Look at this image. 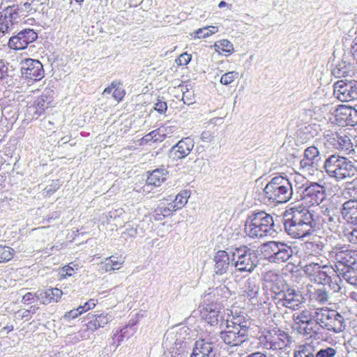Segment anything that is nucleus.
Masks as SVG:
<instances>
[{"label":"nucleus","mask_w":357,"mask_h":357,"mask_svg":"<svg viewBox=\"0 0 357 357\" xmlns=\"http://www.w3.org/2000/svg\"><path fill=\"white\" fill-rule=\"evenodd\" d=\"M282 222L285 232L293 238L308 237L319 229L314 214L307 208L300 205L287 210Z\"/></svg>","instance_id":"1"},{"label":"nucleus","mask_w":357,"mask_h":357,"mask_svg":"<svg viewBox=\"0 0 357 357\" xmlns=\"http://www.w3.org/2000/svg\"><path fill=\"white\" fill-rule=\"evenodd\" d=\"M251 324V319L246 314L232 312L226 321L225 328L219 333V337L229 347L239 346L247 340Z\"/></svg>","instance_id":"2"},{"label":"nucleus","mask_w":357,"mask_h":357,"mask_svg":"<svg viewBox=\"0 0 357 357\" xmlns=\"http://www.w3.org/2000/svg\"><path fill=\"white\" fill-rule=\"evenodd\" d=\"M303 178L301 175H279L271 179L263 189L262 198L268 204L287 202L293 195L292 179Z\"/></svg>","instance_id":"3"},{"label":"nucleus","mask_w":357,"mask_h":357,"mask_svg":"<svg viewBox=\"0 0 357 357\" xmlns=\"http://www.w3.org/2000/svg\"><path fill=\"white\" fill-rule=\"evenodd\" d=\"M273 216L264 211H253L245 222L244 231L251 238H261L277 233Z\"/></svg>","instance_id":"4"},{"label":"nucleus","mask_w":357,"mask_h":357,"mask_svg":"<svg viewBox=\"0 0 357 357\" xmlns=\"http://www.w3.org/2000/svg\"><path fill=\"white\" fill-rule=\"evenodd\" d=\"M259 347L272 351H283L289 348L293 340L289 333L279 328L271 326L261 328L257 336Z\"/></svg>","instance_id":"5"},{"label":"nucleus","mask_w":357,"mask_h":357,"mask_svg":"<svg viewBox=\"0 0 357 357\" xmlns=\"http://www.w3.org/2000/svg\"><path fill=\"white\" fill-rule=\"evenodd\" d=\"M324 168L327 175L337 182L357 175V166L354 162L338 154L329 155L324 161Z\"/></svg>","instance_id":"6"},{"label":"nucleus","mask_w":357,"mask_h":357,"mask_svg":"<svg viewBox=\"0 0 357 357\" xmlns=\"http://www.w3.org/2000/svg\"><path fill=\"white\" fill-rule=\"evenodd\" d=\"M303 271L314 282L323 286L328 285L334 292H338L340 290L338 276H336L335 268L333 266L312 262L306 264Z\"/></svg>","instance_id":"7"},{"label":"nucleus","mask_w":357,"mask_h":357,"mask_svg":"<svg viewBox=\"0 0 357 357\" xmlns=\"http://www.w3.org/2000/svg\"><path fill=\"white\" fill-rule=\"evenodd\" d=\"M328 257L334 263L336 275L357 264V250L349 245L337 244L328 252Z\"/></svg>","instance_id":"8"},{"label":"nucleus","mask_w":357,"mask_h":357,"mask_svg":"<svg viewBox=\"0 0 357 357\" xmlns=\"http://www.w3.org/2000/svg\"><path fill=\"white\" fill-rule=\"evenodd\" d=\"M316 321L319 327L334 333L343 331L345 321L343 316L335 310L327 307H317Z\"/></svg>","instance_id":"9"},{"label":"nucleus","mask_w":357,"mask_h":357,"mask_svg":"<svg viewBox=\"0 0 357 357\" xmlns=\"http://www.w3.org/2000/svg\"><path fill=\"white\" fill-rule=\"evenodd\" d=\"M231 262L237 271L250 273L257 266L259 259L255 250L241 245L233 249Z\"/></svg>","instance_id":"10"},{"label":"nucleus","mask_w":357,"mask_h":357,"mask_svg":"<svg viewBox=\"0 0 357 357\" xmlns=\"http://www.w3.org/2000/svg\"><path fill=\"white\" fill-rule=\"evenodd\" d=\"M264 259L270 263L281 264L287 261L293 256L291 246L280 241H268L260 246Z\"/></svg>","instance_id":"11"},{"label":"nucleus","mask_w":357,"mask_h":357,"mask_svg":"<svg viewBox=\"0 0 357 357\" xmlns=\"http://www.w3.org/2000/svg\"><path fill=\"white\" fill-rule=\"evenodd\" d=\"M55 92L51 87H47L42 94L36 97L27 107V116L31 119H38L53 105Z\"/></svg>","instance_id":"12"},{"label":"nucleus","mask_w":357,"mask_h":357,"mask_svg":"<svg viewBox=\"0 0 357 357\" xmlns=\"http://www.w3.org/2000/svg\"><path fill=\"white\" fill-rule=\"evenodd\" d=\"M284 289L276 296H273L275 304L293 310L299 309L305 301L303 294L288 285Z\"/></svg>","instance_id":"13"},{"label":"nucleus","mask_w":357,"mask_h":357,"mask_svg":"<svg viewBox=\"0 0 357 357\" xmlns=\"http://www.w3.org/2000/svg\"><path fill=\"white\" fill-rule=\"evenodd\" d=\"M219 345L218 337L209 333L196 341L190 357H215Z\"/></svg>","instance_id":"14"},{"label":"nucleus","mask_w":357,"mask_h":357,"mask_svg":"<svg viewBox=\"0 0 357 357\" xmlns=\"http://www.w3.org/2000/svg\"><path fill=\"white\" fill-rule=\"evenodd\" d=\"M301 197L305 204L311 206L319 205L326 199V188L318 183L312 182L309 184L303 185Z\"/></svg>","instance_id":"15"},{"label":"nucleus","mask_w":357,"mask_h":357,"mask_svg":"<svg viewBox=\"0 0 357 357\" xmlns=\"http://www.w3.org/2000/svg\"><path fill=\"white\" fill-rule=\"evenodd\" d=\"M333 95L341 102L357 100V80H339L333 84Z\"/></svg>","instance_id":"16"},{"label":"nucleus","mask_w":357,"mask_h":357,"mask_svg":"<svg viewBox=\"0 0 357 357\" xmlns=\"http://www.w3.org/2000/svg\"><path fill=\"white\" fill-rule=\"evenodd\" d=\"M20 71L22 77L28 81H40L45 76L43 66L36 59H26L22 61Z\"/></svg>","instance_id":"17"},{"label":"nucleus","mask_w":357,"mask_h":357,"mask_svg":"<svg viewBox=\"0 0 357 357\" xmlns=\"http://www.w3.org/2000/svg\"><path fill=\"white\" fill-rule=\"evenodd\" d=\"M324 144L328 149L349 151L352 143L349 136L342 132L327 130L324 133Z\"/></svg>","instance_id":"18"},{"label":"nucleus","mask_w":357,"mask_h":357,"mask_svg":"<svg viewBox=\"0 0 357 357\" xmlns=\"http://www.w3.org/2000/svg\"><path fill=\"white\" fill-rule=\"evenodd\" d=\"M321 155L316 146H309L304 151L303 158L300 161V169L309 174H313L318 170Z\"/></svg>","instance_id":"19"},{"label":"nucleus","mask_w":357,"mask_h":357,"mask_svg":"<svg viewBox=\"0 0 357 357\" xmlns=\"http://www.w3.org/2000/svg\"><path fill=\"white\" fill-rule=\"evenodd\" d=\"M264 288L276 296L287 285L283 277L275 271H268L263 274Z\"/></svg>","instance_id":"20"},{"label":"nucleus","mask_w":357,"mask_h":357,"mask_svg":"<svg viewBox=\"0 0 357 357\" xmlns=\"http://www.w3.org/2000/svg\"><path fill=\"white\" fill-rule=\"evenodd\" d=\"M334 119L339 126H354L357 123V110L352 107L340 105L335 110Z\"/></svg>","instance_id":"21"},{"label":"nucleus","mask_w":357,"mask_h":357,"mask_svg":"<svg viewBox=\"0 0 357 357\" xmlns=\"http://www.w3.org/2000/svg\"><path fill=\"white\" fill-rule=\"evenodd\" d=\"M37 38L38 34L33 29H25L9 39L8 46L13 50H24Z\"/></svg>","instance_id":"22"},{"label":"nucleus","mask_w":357,"mask_h":357,"mask_svg":"<svg viewBox=\"0 0 357 357\" xmlns=\"http://www.w3.org/2000/svg\"><path fill=\"white\" fill-rule=\"evenodd\" d=\"M203 308L201 310V315L208 324L211 326L217 325L220 317V312L222 305L220 302H207L202 301Z\"/></svg>","instance_id":"23"},{"label":"nucleus","mask_w":357,"mask_h":357,"mask_svg":"<svg viewBox=\"0 0 357 357\" xmlns=\"http://www.w3.org/2000/svg\"><path fill=\"white\" fill-rule=\"evenodd\" d=\"M194 146L195 142L192 138L189 137L183 138L172 147L169 155L174 160L183 159L190 154Z\"/></svg>","instance_id":"24"},{"label":"nucleus","mask_w":357,"mask_h":357,"mask_svg":"<svg viewBox=\"0 0 357 357\" xmlns=\"http://www.w3.org/2000/svg\"><path fill=\"white\" fill-rule=\"evenodd\" d=\"M16 7L7 6L0 12V33L9 32L15 24H17V15Z\"/></svg>","instance_id":"25"},{"label":"nucleus","mask_w":357,"mask_h":357,"mask_svg":"<svg viewBox=\"0 0 357 357\" xmlns=\"http://www.w3.org/2000/svg\"><path fill=\"white\" fill-rule=\"evenodd\" d=\"M326 245L325 239L321 236H317L310 241L304 242L302 244V248L305 255L317 257L323 255Z\"/></svg>","instance_id":"26"},{"label":"nucleus","mask_w":357,"mask_h":357,"mask_svg":"<svg viewBox=\"0 0 357 357\" xmlns=\"http://www.w3.org/2000/svg\"><path fill=\"white\" fill-rule=\"evenodd\" d=\"M62 294V291L58 288L40 289L36 291V301L43 305L57 303Z\"/></svg>","instance_id":"27"},{"label":"nucleus","mask_w":357,"mask_h":357,"mask_svg":"<svg viewBox=\"0 0 357 357\" xmlns=\"http://www.w3.org/2000/svg\"><path fill=\"white\" fill-rule=\"evenodd\" d=\"M10 101L3 102L1 105V113L3 119L7 121L6 127H12L19 116L18 105L15 102L10 103Z\"/></svg>","instance_id":"28"},{"label":"nucleus","mask_w":357,"mask_h":357,"mask_svg":"<svg viewBox=\"0 0 357 357\" xmlns=\"http://www.w3.org/2000/svg\"><path fill=\"white\" fill-rule=\"evenodd\" d=\"M88 314L90 321L86 324V329H87L89 334L92 333L95 331L100 328H103L108 323L112 321V316L108 313H100L96 314Z\"/></svg>","instance_id":"29"},{"label":"nucleus","mask_w":357,"mask_h":357,"mask_svg":"<svg viewBox=\"0 0 357 357\" xmlns=\"http://www.w3.org/2000/svg\"><path fill=\"white\" fill-rule=\"evenodd\" d=\"M331 72L335 77H352L356 75V70L354 64L342 60L334 65Z\"/></svg>","instance_id":"30"},{"label":"nucleus","mask_w":357,"mask_h":357,"mask_svg":"<svg viewBox=\"0 0 357 357\" xmlns=\"http://www.w3.org/2000/svg\"><path fill=\"white\" fill-rule=\"evenodd\" d=\"M148 174L146 187H158L167 180L169 172L164 166H161L152 172H148Z\"/></svg>","instance_id":"31"},{"label":"nucleus","mask_w":357,"mask_h":357,"mask_svg":"<svg viewBox=\"0 0 357 357\" xmlns=\"http://www.w3.org/2000/svg\"><path fill=\"white\" fill-rule=\"evenodd\" d=\"M181 335V331L176 333V334H168L165 335L163 340V346L167 349L170 350L172 353H174V349L178 350V354H181L184 351L185 348L186 342L180 340ZM176 354L177 352H175Z\"/></svg>","instance_id":"32"},{"label":"nucleus","mask_w":357,"mask_h":357,"mask_svg":"<svg viewBox=\"0 0 357 357\" xmlns=\"http://www.w3.org/2000/svg\"><path fill=\"white\" fill-rule=\"evenodd\" d=\"M214 272L218 275H222L229 269L230 259L229 254L225 250L218 251L213 257Z\"/></svg>","instance_id":"33"},{"label":"nucleus","mask_w":357,"mask_h":357,"mask_svg":"<svg viewBox=\"0 0 357 357\" xmlns=\"http://www.w3.org/2000/svg\"><path fill=\"white\" fill-rule=\"evenodd\" d=\"M342 218L347 222L357 225V200L350 199L344 202L341 209Z\"/></svg>","instance_id":"34"},{"label":"nucleus","mask_w":357,"mask_h":357,"mask_svg":"<svg viewBox=\"0 0 357 357\" xmlns=\"http://www.w3.org/2000/svg\"><path fill=\"white\" fill-rule=\"evenodd\" d=\"M230 296L229 289L225 285L221 284L216 288H208L203 296L204 301L207 302H219L220 298H227Z\"/></svg>","instance_id":"35"},{"label":"nucleus","mask_w":357,"mask_h":357,"mask_svg":"<svg viewBox=\"0 0 357 357\" xmlns=\"http://www.w3.org/2000/svg\"><path fill=\"white\" fill-rule=\"evenodd\" d=\"M137 321L131 319L128 324L120 330H116L113 335L114 342H116L119 346L124 339H128L136 332Z\"/></svg>","instance_id":"36"},{"label":"nucleus","mask_w":357,"mask_h":357,"mask_svg":"<svg viewBox=\"0 0 357 357\" xmlns=\"http://www.w3.org/2000/svg\"><path fill=\"white\" fill-rule=\"evenodd\" d=\"M175 211L172 208V206L165 203V200L160 201L153 213V218L156 221H161L166 218L171 217Z\"/></svg>","instance_id":"37"},{"label":"nucleus","mask_w":357,"mask_h":357,"mask_svg":"<svg viewBox=\"0 0 357 357\" xmlns=\"http://www.w3.org/2000/svg\"><path fill=\"white\" fill-rule=\"evenodd\" d=\"M319 328L318 324H317L316 319H311L307 322L303 323L298 327H294V329L301 335L303 336H309L310 337H316L318 334L317 330Z\"/></svg>","instance_id":"38"},{"label":"nucleus","mask_w":357,"mask_h":357,"mask_svg":"<svg viewBox=\"0 0 357 357\" xmlns=\"http://www.w3.org/2000/svg\"><path fill=\"white\" fill-rule=\"evenodd\" d=\"M293 357H315V345L312 343H303L295 347Z\"/></svg>","instance_id":"39"},{"label":"nucleus","mask_w":357,"mask_h":357,"mask_svg":"<svg viewBox=\"0 0 357 357\" xmlns=\"http://www.w3.org/2000/svg\"><path fill=\"white\" fill-rule=\"evenodd\" d=\"M317 308L314 310L304 309L297 313L293 314V320L294 322V327L301 326L304 322L308 321L311 319H316Z\"/></svg>","instance_id":"40"},{"label":"nucleus","mask_w":357,"mask_h":357,"mask_svg":"<svg viewBox=\"0 0 357 357\" xmlns=\"http://www.w3.org/2000/svg\"><path fill=\"white\" fill-rule=\"evenodd\" d=\"M311 300L321 305H331L332 303L328 291L325 288L314 289L311 294Z\"/></svg>","instance_id":"41"},{"label":"nucleus","mask_w":357,"mask_h":357,"mask_svg":"<svg viewBox=\"0 0 357 357\" xmlns=\"http://www.w3.org/2000/svg\"><path fill=\"white\" fill-rule=\"evenodd\" d=\"M189 197V193L187 191H183L178 193L172 200V198L169 197V198L167 199V202H170L169 204L172 206V208L175 211L181 209L188 202V199Z\"/></svg>","instance_id":"42"},{"label":"nucleus","mask_w":357,"mask_h":357,"mask_svg":"<svg viewBox=\"0 0 357 357\" xmlns=\"http://www.w3.org/2000/svg\"><path fill=\"white\" fill-rule=\"evenodd\" d=\"M89 333L86 328H81L78 332L71 333L66 337V342L70 344H75L77 342L88 339L89 337Z\"/></svg>","instance_id":"43"},{"label":"nucleus","mask_w":357,"mask_h":357,"mask_svg":"<svg viewBox=\"0 0 357 357\" xmlns=\"http://www.w3.org/2000/svg\"><path fill=\"white\" fill-rule=\"evenodd\" d=\"M243 289L245 296L252 299L257 296L259 287L255 281L249 278L245 281Z\"/></svg>","instance_id":"44"},{"label":"nucleus","mask_w":357,"mask_h":357,"mask_svg":"<svg viewBox=\"0 0 357 357\" xmlns=\"http://www.w3.org/2000/svg\"><path fill=\"white\" fill-rule=\"evenodd\" d=\"M122 257L111 256L105 259L103 268L106 272L119 270L123 264Z\"/></svg>","instance_id":"45"},{"label":"nucleus","mask_w":357,"mask_h":357,"mask_svg":"<svg viewBox=\"0 0 357 357\" xmlns=\"http://www.w3.org/2000/svg\"><path fill=\"white\" fill-rule=\"evenodd\" d=\"M15 250L8 246H0V263H4L13 258Z\"/></svg>","instance_id":"46"},{"label":"nucleus","mask_w":357,"mask_h":357,"mask_svg":"<svg viewBox=\"0 0 357 357\" xmlns=\"http://www.w3.org/2000/svg\"><path fill=\"white\" fill-rule=\"evenodd\" d=\"M215 47L219 50L231 54L234 52L233 44L228 40H221L215 44Z\"/></svg>","instance_id":"47"},{"label":"nucleus","mask_w":357,"mask_h":357,"mask_svg":"<svg viewBox=\"0 0 357 357\" xmlns=\"http://www.w3.org/2000/svg\"><path fill=\"white\" fill-rule=\"evenodd\" d=\"M238 75L236 71L227 72L221 76L220 82L223 85H229L238 77Z\"/></svg>","instance_id":"48"},{"label":"nucleus","mask_w":357,"mask_h":357,"mask_svg":"<svg viewBox=\"0 0 357 357\" xmlns=\"http://www.w3.org/2000/svg\"><path fill=\"white\" fill-rule=\"evenodd\" d=\"M324 222L328 225V229L331 231L336 232L339 226V218L337 216L327 215L326 218L324 220Z\"/></svg>","instance_id":"49"},{"label":"nucleus","mask_w":357,"mask_h":357,"mask_svg":"<svg viewBox=\"0 0 357 357\" xmlns=\"http://www.w3.org/2000/svg\"><path fill=\"white\" fill-rule=\"evenodd\" d=\"M336 350L333 347L322 348L319 350L315 349V357H334Z\"/></svg>","instance_id":"50"},{"label":"nucleus","mask_w":357,"mask_h":357,"mask_svg":"<svg viewBox=\"0 0 357 357\" xmlns=\"http://www.w3.org/2000/svg\"><path fill=\"white\" fill-rule=\"evenodd\" d=\"M61 184L59 180H54L46 186L43 190V194L45 197H50L53 195L60 187Z\"/></svg>","instance_id":"51"},{"label":"nucleus","mask_w":357,"mask_h":357,"mask_svg":"<svg viewBox=\"0 0 357 357\" xmlns=\"http://www.w3.org/2000/svg\"><path fill=\"white\" fill-rule=\"evenodd\" d=\"M303 131L308 134L310 137H314L320 131V126L317 124H309L305 126Z\"/></svg>","instance_id":"52"},{"label":"nucleus","mask_w":357,"mask_h":357,"mask_svg":"<svg viewBox=\"0 0 357 357\" xmlns=\"http://www.w3.org/2000/svg\"><path fill=\"white\" fill-rule=\"evenodd\" d=\"M154 109L158 113L164 114L167 110V104L165 100L158 98L154 104Z\"/></svg>","instance_id":"53"},{"label":"nucleus","mask_w":357,"mask_h":357,"mask_svg":"<svg viewBox=\"0 0 357 357\" xmlns=\"http://www.w3.org/2000/svg\"><path fill=\"white\" fill-rule=\"evenodd\" d=\"M125 94V90L120 87V85H117L116 88L114 89L112 96L116 100L120 102L124 98Z\"/></svg>","instance_id":"54"},{"label":"nucleus","mask_w":357,"mask_h":357,"mask_svg":"<svg viewBox=\"0 0 357 357\" xmlns=\"http://www.w3.org/2000/svg\"><path fill=\"white\" fill-rule=\"evenodd\" d=\"M151 135L153 137V143L162 142L165 139V134H163V131L160 128L151 131Z\"/></svg>","instance_id":"55"},{"label":"nucleus","mask_w":357,"mask_h":357,"mask_svg":"<svg viewBox=\"0 0 357 357\" xmlns=\"http://www.w3.org/2000/svg\"><path fill=\"white\" fill-rule=\"evenodd\" d=\"M125 211L123 208H119L116 209H112L108 213L107 219H114L116 220L123 216Z\"/></svg>","instance_id":"56"},{"label":"nucleus","mask_w":357,"mask_h":357,"mask_svg":"<svg viewBox=\"0 0 357 357\" xmlns=\"http://www.w3.org/2000/svg\"><path fill=\"white\" fill-rule=\"evenodd\" d=\"M97 303V301L95 299H90L87 302H86L83 305L79 306L80 309V312H85L91 309H93L96 307Z\"/></svg>","instance_id":"57"},{"label":"nucleus","mask_w":357,"mask_h":357,"mask_svg":"<svg viewBox=\"0 0 357 357\" xmlns=\"http://www.w3.org/2000/svg\"><path fill=\"white\" fill-rule=\"evenodd\" d=\"M8 63L3 60H0V80L5 79L8 76Z\"/></svg>","instance_id":"58"},{"label":"nucleus","mask_w":357,"mask_h":357,"mask_svg":"<svg viewBox=\"0 0 357 357\" xmlns=\"http://www.w3.org/2000/svg\"><path fill=\"white\" fill-rule=\"evenodd\" d=\"M191 61V55L187 53H183L180 55V56L176 60L178 65L179 66H186Z\"/></svg>","instance_id":"59"},{"label":"nucleus","mask_w":357,"mask_h":357,"mask_svg":"<svg viewBox=\"0 0 357 357\" xmlns=\"http://www.w3.org/2000/svg\"><path fill=\"white\" fill-rule=\"evenodd\" d=\"M36 300V291L33 294L32 292H28L23 296L22 303L24 304H30Z\"/></svg>","instance_id":"60"},{"label":"nucleus","mask_w":357,"mask_h":357,"mask_svg":"<svg viewBox=\"0 0 357 357\" xmlns=\"http://www.w3.org/2000/svg\"><path fill=\"white\" fill-rule=\"evenodd\" d=\"M9 7H16L17 10H15L16 14L17 15V21L19 22L21 17H26V13L28 11H26L23 6H21L19 4H13L12 6H9Z\"/></svg>","instance_id":"61"},{"label":"nucleus","mask_w":357,"mask_h":357,"mask_svg":"<svg viewBox=\"0 0 357 357\" xmlns=\"http://www.w3.org/2000/svg\"><path fill=\"white\" fill-rule=\"evenodd\" d=\"M79 310H80V309L78 307L76 309H73L69 312H67L64 315V318L67 319H74L76 317H77L79 315L82 314V312H80Z\"/></svg>","instance_id":"62"},{"label":"nucleus","mask_w":357,"mask_h":357,"mask_svg":"<svg viewBox=\"0 0 357 357\" xmlns=\"http://www.w3.org/2000/svg\"><path fill=\"white\" fill-rule=\"evenodd\" d=\"M208 31H207L206 27H203L197 29L194 33V37L197 38H205L209 36Z\"/></svg>","instance_id":"63"},{"label":"nucleus","mask_w":357,"mask_h":357,"mask_svg":"<svg viewBox=\"0 0 357 357\" xmlns=\"http://www.w3.org/2000/svg\"><path fill=\"white\" fill-rule=\"evenodd\" d=\"M351 53L354 59L357 62V36L353 39L351 45Z\"/></svg>","instance_id":"64"}]
</instances>
